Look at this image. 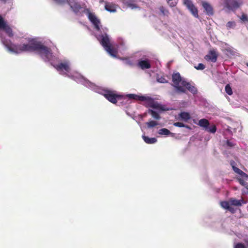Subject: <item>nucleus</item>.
<instances>
[{
	"label": "nucleus",
	"instance_id": "nucleus-1",
	"mask_svg": "<svg viewBox=\"0 0 248 248\" xmlns=\"http://www.w3.org/2000/svg\"><path fill=\"white\" fill-rule=\"evenodd\" d=\"M2 42L9 51L14 53L36 51L46 61H49L52 56L50 48L33 40L29 41L28 44L16 45L12 43L10 40L3 38Z\"/></svg>",
	"mask_w": 248,
	"mask_h": 248
},
{
	"label": "nucleus",
	"instance_id": "nucleus-2",
	"mask_svg": "<svg viewBox=\"0 0 248 248\" xmlns=\"http://www.w3.org/2000/svg\"><path fill=\"white\" fill-rule=\"evenodd\" d=\"M172 79L173 82V86L176 89L178 93H186V89L179 85L182 82V77L179 73H173L172 75Z\"/></svg>",
	"mask_w": 248,
	"mask_h": 248
},
{
	"label": "nucleus",
	"instance_id": "nucleus-3",
	"mask_svg": "<svg viewBox=\"0 0 248 248\" xmlns=\"http://www.w3.org/2000/svg\"><path fill=\"white\" fill-rule=\"evenodd\" d=\"M83 12L84 13L86 14L89 20L94 25V28L96 29V30L99 31L100 30V20L97 18L94 13H92L90 11L89 9H84Z\"/></svg>",
	"mask_w": 248,
	"mask_h": 248
},
{
	"label": "nucleus",
	"instance_id": "nucleus-4",
	"mask_svg": "<svg viewBox=\"0 0 248 248\" xmlns=\"http://www.w3.org/2000/svg\"><path fill=\"white\" fill-rule=\"evenodd\" d=\"M105 97L113 104H116L118 100L122 99L123 96L115 93L111 91H107L104 94Z\"/></svg>",
	"mask_w": 248,
	"mask_h": 248
},
{
	"label": "nucleus",
	"instance_id": "nucleus-5",
	"mask_svg": "<svg viewBox=\"0 0 248 248\" xmlns=\"http://www.w3.org/2000/svg\"><path fill=\"white\" fill-rule=\"evenodd\" d=\"M145 98L144 101H147L148 106L151 108L162 111L169 110L165 108V106L161 105L157 102H155L151 97L145 96Z\"/></svg>",
	"mask_w": 248,
	"mask_h": 248
},
{
	"label": "nucleus",
	"instance_id": "nucleus-6",
	"mask_svg": "<svg viewBox=\"0 0 248 248\" xmlns=\"http://www.w3.org/2000/svg\"><path fill=\"white\" fill-rule=\"evenodd\" d=\"M66 1L68 3L73 11L76 13H78L79 12L83 13V11H84V9H86V8L79 4L78 2L76 1Z\"/></svg>",
	"mask_w": 248,
	"mask_h": 248
},
{
	"label": "nucleus",
	"instance_id": "nucleus-7",
	"mask_svg": "<svg viewBox=\"0 0 248 248\" xmlns=\"http://www.w3.org/2000/svg\"><path fill=\"white\" fill-rule=\"evenodd\" d=\"M184 3L188 9L190 11L194 16L198 18L199 17L198 10L192 3V1H184Z\"/></svg>",
	"mask_w": 248,
	"mask_h": 248
},
{
	"label": "nucleus",
	"instance_id": "nucleus-8",
	"mask_svg": "<svg viewBox=\"0 0 248 248\" xmlns=\"http://www.w3.org/2000/svg\"><path fill=\"white\" fill-rule=\"evenodd\" d=\"M55 67L58 71L64 70L66 72H69L70 70L68 62H61L56 65Z\"/></svg>",
	"mask_w": 248,
	"mask_h": 248
},
{
	"label": "nucleus",
	"instance_id": "nucleus-9",
	"mask_svg": "<svg viewBox=\"0 0 248 248\" xmlns=\"http://www.w3.org/2000/svg\"><path fill=\"white\" fill-rule=\"evenodd\" d=\"M204 58L207 61H210L213 62H215L217 61V55L215 51L211 50L205 56Z\"/></svg>",
	"mask_w": 248,
	"mask_h": 248
},
{
	"label": "nucleus",
	"instance_id": "nucleus-10",
	"mask_svg": "<svg viewBox=\"0 0 248 248\" xmlns=\"http://www.w3.org/2000/svg\"><path fill=\"white\" fill-rule=\"evenodd\" d=\"M182 87L185 88L186 89L188 90L192 93H197V89L193 86H192L190 83L186 82V81H182L181 82Z\"/></svg>",
	"mask_w": 248,
	"mask_h": 248
},
{
	"label": "nucleus",
	"instance_id": "nucleus-11",
	"mask_svg": "<svg viewBox=\"0 0 248 248\" xmlns=\"http://www.w3.org/2000/svg\"><path fill=\"white\" fill-rule=\"evenodd\" d=\"M226 6L228 9L234 11L239 7V5L237 1H226Z\"/></svg>",
	"mask_w": 248,
	"mask_h": 248
},
{
	"label": "nucleus",
	"instance_id": "nucleus-12",
	"mask_svg": "<svg viewBox=\"0 0 248 248\" xmlns=\"http://www.w3.org/2000/svg\"><path fill=\"white\" fill-rule=\"evenodd\" d=\"M100 43L105 48L111 46L109 39L107 34L102 35Z\"/></svg>",
	"mask_w": 248,
	"mask_h": 248
},
{
	"label": "nucleus",
	"instance_id": "nucleus-13",
	"mask_svg": "<svg viewBox=\"0 0 248 248\" xmlns=\"http://www.w3.org/2000/svg\"><path fill=\"white\" fill-rule=\"evenodd\" d=\"M105 9L110 12H115L117 8V5L113 2H107L105 4Z\"/></svg>",
	"mask_w": 248,
	"mask_h": 248
},
{
	"label": "nucleus",
	"instance_id": "nucleus-14",
	"mask_svg": "<svg viewBox=\"0 0 248 248\" xmlns=\"http://www.w3.org/2000/svg\"><path fill=\"white\" fill-rule=\"evenodd\" d=\"M202 6L205 10L207 15H213L214 14V11L211 5L206 2H204L202 3Z\"/></svg>",
	"mask_w": 248,
	"mask_h": 248
},
{
	"label": "nucleus",
	"instance_id": "nucleus-15",
	"mask_svg": "<svg viewBox=\"0 0 248 248\" xmlns=\"http://www.w3.org/2000/svg\"><path fill=\"white\" fill-rule=\"evenodd\" d=\"M138 65L142 69H149L151 68V64L148 61L141 60L138 63Z\"/></svg>",
	"mask_w": 248,
	"mask_h": 248
},
{
	"label": "nucleus",
	"instance_id": "nucleus-16",
	"mask_svg": "<svg viewBox=\"0 0 248 248\" xmlns=\"http://www.w3.org/2000/svg\"><path fill=\"white\" fill-rule=\"evenodd\" d=\"M198 125L205 130L206 128H208V127L210 125V123L207 119L203 118L199 121Z\"/></svg>",
	"mask_w": 248,
	"mask_h": 248
},
{
	"label": "nucleus",
	"instance_id": "nucleus-17",
	"mask_svg": "<svg viewBox=\"0 0 248 248\" xmlns=\"http://www.w3.org/2000/svg\"><path fill=\"white\" fill-rule=\"evenodd\" d=\"M229 200L231 205H234L236 206H241L242 203L244 202L243 199L238 200L234 198H231Z\"/></svg>",
	"mask_w": 248,
	"mask_h": 248
},
{
	"label": "nucleus",
	"instance_id": "nucleus-18",
	"mask_svg": "<svg viewBox=\"0 0 248 248\" xmlns=\"http://www.w3.org/2000/svg\"><path fill=\"white\" fill-rule=\"evenodd\" d=\"M234 163V161H232L231 162V164L232 165L233 170L234 171V172L237 173V174H240V175H241L242 176H244V177L248 178V175L246 173H245L244 172H243L242 170H241L239 168L232 165V164Z\"/></svg>",
	"mask_w": 248,
	"mask_h": 248
},
{
	"label": "nucleus",
	"instance_id": "nucleus-19",
	"mask_svg": "<svg viewBox=\"0 0 248 248\" xmlns=\"http://www.w3.org/2000/svg\"><path fill=\"white\" fill-rule=\"evenodd\" d=\"M127 96L130 99L144 101L145 99L144 96H139L135 94H128Z\"/></svg>",
	"mask_w": 248,
	"mask_h": 248
},
{
	"label": "nucleus",
	"instance_id": "nucleus-20",
	"mask_svg": "<svg viewBox=\"0 0 248 248\" xmlns=\"http://www.w3.org/2000/svg\"><path fill=\"white\" fill-rule=\"evenodd\" d=\"M179 116L181 120L185 122H187L191 118L189 113L186 112H181L179 113Z\"/></svg>",
	"mask_w": 248,
	"mask_h": 248
},
{
	"label": "nucleus",
	"instance_id": "nucleus-21",
	"mask_svg": "<svg viewBox=\"0 0 248 248\" xmlns=\"http://www.w3.org/2000/svg\"><path fill=\"white\" fill-rule=\"evenodd\" d=\"M142 137L144 141L147 144H153L157 141V140L155 138H149L144 135H143Z\"/></svg>",
	"mask_w": 248,
	"mask_h": 248
},
{
	"label": "nucleus",
	"instance_id": "nucleus-22",
	"mask_svg": "<svg viewBox=\"0 0 248 248\" xmlns=\"http://www.w3.org/2000/svg\"><path fill=\"white\" fill-rule=\"evenodd\" d=\"M106 51L112 56L116 57L117 53V51L112 47L111 45L105 48Z\"/></svg>",
	"mask_w": 248,
	"mask_h": 248
},
{
	"label": "nucleus",
	"instance_id": "nucleus-23",
	"mask_svg": "<svg viewBox=\"0 0 248 248\" xmlns=\"http://www.w3.org/2000/svg\"><path fill=\"white\" fill-rule=\"evenodd\" d=\"M158 134L160 135H169L172 134L170 130L167 128H161L158 131Z\"/></svg>",
	"mask_w": 248,
	"mask_h": 248
},
{
	"label": "nucleus",
	"instance_id": "nucleus-24",
	"mask_svg": "<svg viewBox=\"0 0 248 248\" xmlns=\"http://www.w3.org/2000/svg\"><path fill=\"white\" fill-rule=\"evenodd\" d=\"M149 113L156 120H159L161 118L159 114L154 110L149 109Z\"/></svg>",
	"mask_w": 248,
	"mask_h": 248
},
{
	"label": "nucleus",
	"instance_id": "nucleus-25",
	"mask_svg": "<svg viewBox=\"0 0 248 248\" xmlns=\"http://www.w3.org/2000/svg\"><path fill=\"white\" fill-rule=\"evenodd\" d=\"M146 124L147 125L148 128H150L157 125L158 124V123L156 121L151 120L148 122H147L146 123Z\"/></svg>",
	"mask_w": 248,
	"mask_h": 248
},
{
	"label": "nucleus",
	"instance_id": "nucleus-26",
	"mask_svg": "<svg viewBox=\"0 0 248 248\" xmlns=\"http://www.w3.org/2000/svg\"><path fill=\"white\" fill-rule=\"evenodd\" d=\"M205 130L211 133H215L217 131V127L215 124H213L210 127L208 126Z\"/></svg>",
	"mask_w": 248,
	"mask_h": 248
},
{
	"label": "nucleus",
	"instance_id": "nucleus-27",
	"mask_svg": "<svg viewBox=\"0 0 248 248\" xmlns=\"http://www.w3.org/2000/svg\"><path fill=\"white\" fill-rule=\"evenodd\" d=\"M220 205L221 206L225 209H228L230 204V200L228 202L227 201H223L220 202Z\"/></svg>",
	"mask_w": 248,
	"mask_h": 248
},
{
	"label": "nucleus",
	"instance_id": "nucleus-28",
	"mask_svg": "<svg viewBox=\"0 0 248 248\" xmlns=\"http://www.w3.org/2000/svg\"><path fill=\"white\" fill-rule=\"evenodd\" d=\"M225 92L229 95H231L232 94V91L231 87L229 84H227L225 86Z\"/></svg>",
	"mask_w": 248,
	"mask_h": 248
},
{
	"label": "nucleus",
	"instance_id": "nucleus-29",
	"mask_svg": "<svg viewBox=\"0 0 248 248\" xmlns=\"http://www.w3.org/2000/svg\"><path fill=\"white\" fill-rule=\"evenodd\" d=\"M160 12L164 16H168L169 15V12L166 10L164 7L161 6L159 8Z\"/></svg>",
	"mask_w": 248,
	"mask_h": 248
},
{
	"label": "nucleus",
	"instance_id": "nucleus-30",
	"mask_svg": "<svg viewBox=\"0 0 248 248\" xmlns=\"http://www.w3.org/2000/svg\"><path fill=\"white\" fill-rule=\"evenodd\" d=\"M194 68L197 70H203L205 68V66L202 63H199L197 66H195Z\"/></svg>",
	"mask_w": 248,
	"mask_h": 248
},
{
	"label": "nucleus",
	"instance_id": "nucleus-31",
	"mask_svg": "<svg viewBox=\"0 0 248 248\" xmlns=\"http://www.w3.org/2000/svg\"><path fill=\"white\" fill-rule=\"evenodd\" d=\"M240 18L243 22H248V17L246 14H243Z\"/></svg>",
	"mask_w": 248,
	"mask_h": 248
},
{
	"label": "nucleus",
	"instance_id": "nucleus-32",
	"mask_svg": "<svg viewBox=\"0 0 248 248\" xmlns=\"http://www.w3.org/2000/svg\"><path fill=\"white\" fill-rule=\"evenodd\" d=\"M235 26V23L234 21H229L227 23V27L228 28H233Z\"/></svg>",
	"mask_w": 248,
	"mask_h": 248
},
{
	"label": "nucleus",
	"instance_id": "nucleus-33",
	"mask_svg": "<svg viewBox=\"0 0 248 248\" xmlns=\"http://www.w3.org/2000/svg\"><path fill=\"white\" fill-rule=\"evenodd\" d=\"M158 82L162 83H166L168 82V80L164 77H160L157 79Z\"/></svg>",
	"mask_w": 248,
	"mask_h": 248
},
{
	"label": "nucleus",
	"instance_id": "nucleus-34",
	"mask_svg": "<svg viewBox=\"0 0 248 248\" xmlns=\"http://www.w3.org/2000/svg\"><path fill=\"white\" fill-rule=\"evenodd\" d=\"M167 2L169 5L170 6V7H174L177 4L176 1H167Z\"/></svg>",
	"mask_w": 248,
	"mask_h": 248
},
{
	"label": "nucleus",
	"instance_id": "nucleus-35",
	"mask_svg": "<svg viewBox=\"0 0 248 248\" xmlns=\"http://www.w3.org/2000/svg\"><path fill=\"white\" fill-rule=\"evenodd\" d=\"M173 125L175 126L178 127H183L184 126V124L183 123L181 122H176L173 124Z\"/></svg>",
	"mask_w": 248,
	"mask_h": 248
},
{
	"label": "nucleus",
	"instance_id": "nucleus-36",
	"mask_svg": "<svg viewBox=\"0 0 248 248\" xmlns=\"http://www.w3.org/2000/svg\"><path fill=\"white\" fill-rule=\"evenodd\" d=\"M125 4L127 5L128 7H129L132 9L137 7L135 4L129 3L128 1H126Z\"/></svg>",
	"mask_w": 248,
	"mask_h": 248
},
{
	"label": "nucleus",
	"instance_id": "nucleus-37",
	"mask_svg": "<svg viewBox=\"0 0 248 248\" xmlns=\"http://www.w3.org/2000/svg\"><path fill=\"white\" fill-rule=\"evenodd\" d=\"M234 248H246V247L244 244L239 243L235 246Z\"/></svg>",
	"mask_w": 248,
	"mask_h": 248
},
{
	"label": "nucleus",
	"instance_id": "nucleus-38",
	"mask_svg": "<svg viewBox=\"0 0 248 248\" xmlns=\"http://www.w3.org/2000/svg\"><path fill=\"white\" fill-rule=\"evenodd\" d=\"M227 210L232 214L234 213L236 211V209L232 207L231 205H230Z\"/></svg>",
	"mask_w": 248,
	"mask_h": 248
},
{
	"label": "nucleus",
	"instance_id": "nucleus-39",
	"mask_svg": "<svg viewBox=\"0 0 248 248\" xmlns=\"http://www.w3.org/2000/svg\"><path fill=\"white\" fill-rule=\"evenodd\" d=\"M239 183L243 186H246L247 183L245 182V181L243 179H239L238 180Z\"/></svg>",
	"mask_w": 248,
	"mask_h": 248
},
{
	"label": "nucleus",
	"instance_id": "nucleus-40",
	"mask_svg": "<svg viewBox=\"0 0 248 248\" xmlns=\"http://www.w3.org/2000/svg\"><path fill=\"white\" fill-rule=\"evenodd\" d=\"M226 143L227 145L230 147H232L234 146V144L229 140L227 141Z\"/></svg>",
	"mask_w": 248,
	"mask_h": 248
},
{
	"label": "nucleus",
	"instance_id": "nucleus-41",
	"mask_svg": "<svg viewBox=\"0 0 248 248\" xmlns=\"http://www.w3.org/2000/svg\"><path fill=\"white\" fill-rule=\"evenodd\" d=\"M226 50L227 52H230L231 54H232L233 53V51L230 47L226 48Z\"/></svg>",
	"mask_w": 248,
	"mask_h": 248
},
{
	"label": "nucleus",
	"instance_id": "nucleus-42",
	"mask_svg": "<svg viewBox=\"0 0 248 248\" xmlns=\"http://www.w3.org/2000/svg\"><path fill=\"white\" fill-rule=\"evenodd\" d=\"M183 127H185L188 129H191V127H190V126L186 125V124H184V126H183Z\"/></svg>",
	"mask_w": 248,
	"mask_h": 248
},
{
	"label": "nucleus",
	"instance_id": "nucleus-43",
	"mask_svg": "<svg viewBox=\"0 0 248 248\" xmlns=\"http://www.w3.org/2000/svg\"><path fill=\"white\" fill-rule=\"evenodd\" d=\"M245 243L246 244L247 247L248 248V238L247 240H245Z\"/></svg>",
	"mask_w": 248,
	"mask_h": 248
},
{
	"label": "nucleus",
	"instance_id": "nucleus-44",
	"mask_svg": "<svg viewBox=\"0 0 248 248\" xmlns=\"http://www.w3.org/2000/svg\"><path fill=\"white\" fill-rule=\"evenodd\" d=\"M57 2H58V3H61L62 2H64L65 1H60V0H59V1H57Z\"/></svg>",
	"mask_w": 248,
	"mask_h": 248
},
{
	"label": "nucleus",
	"instance_id": "nucleus-45",
	"mask_svg": "<svg viewBox=\"0 0 248 248\" xmlns=\"http://www.w3.org/2000/svg\"><path fill=\"white\" fill-rule=\"evenodd\" d=\"M246 65L248 67V62L246 63Z\"/></svg>",
	"mask_w": 248,
	"mask_h": 248
}]
</instances>
